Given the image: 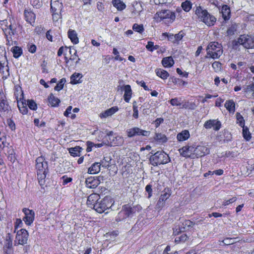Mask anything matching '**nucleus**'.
<instances>
[{
    "mask_svg": "<svg viewBox=\"0 0 254 254\" xmlns=\"http://www.w3.org/2000/svg\"><path fill=\"white\" fill-rule=\"evenodd\" d=\"M36 169L39 183L41 186H43L45 184V178L48 173V162L44 157L41 156L36 159Z\"/></svg>",
    "mask_w": 254,
    "mask_h": 254,
    "instance_id": "f257e3e1",
    "label": "nucleus"
},
{
    "mask_svg": "<svg viewBox=\"0 0 254 254\" xmlns=\"http://www.w3.org/2000/svg\"><path fill=\"white\" fill-rule=\"evenodd\" d=\"M195 14L200 21L203 22L208 26H213L216 21V18L214 16L200 6L196 7Z\"/></svg>",
    "mask_w": 254,
    "mask_h": 254,
    "instance_id": "f03ea898",
    "label": "nucleus"
},
{
    "mask_svg": "<svg viewBox=\"0 0 254 254\" xmlns=\"http://www.w3.org/2000/svg\"><path fill=\"white\" fill-rule=\"evenodd\" d=\"M240 45L247 49H254V36L249 35H241L232 42L233 49L237 50Z\"/></svg>",
    "mask_w": 254,
    "mask_h": 254,
    "instance_id": "7ed1b4c3",
    "label": "nucleus"
},
{
    "mask_svg": "<svg viewBox=\"0 0 254 254\" xmlns=\"http://www.w3.org/2000/svg\"><path fill=\"white\" fill-rule=\"evenodd\" d=\"M141 208L139 205L131 207L129 204L123 206L122 210L118 213L116 218L117 222L121 221L127 218H132L135 213L136 211Z\"/></svg>",
    "mask_w": 254,
    "mask_h": 254,
    "instance_id": "20e7f679",
    "label": "nucleus"
},
{
    "mask_svg": "<svg viewBox=\"0 0 254 254\" xmlns=\"http://www.w3.org/2000/svg\"><path fill=\"white\" fill-rule=\"evenodd\" d=\"M170 161L168 155L162 151H157L152 154L149 158L150 163L154 166L167 164Z\"/></svg>",
    "mask_w": 254,
    "mask_h": 254,
    "instance_id": "39448f33",
    "label": "nucleus"
},
{
    "mask_svg": "<svg viewBox=\"0 0 254 254\" xmlns=\"http://www.w3.org/2000/svg\"><path fill=\"white\" fill-rule=\"evenodd\" d=\"M207 55L213 59H218L223 53L221 44L218 42H210L207 46Z\"/></svg>",
    "mask_w": 254,
    "mask_h": 254,
    "instance_id": "423d86ee",
    "label": "nucleus"
},
{
    "mask_svg": "<svg viewBox=\"0 0 254 254\" xmlns=\"http://www.w3.org/2000/svg\"><path fill=\"white\" fill-rule=\"evenodd\" d=\"M11 107L7 100L6 97L2 91L0 89V117L8 118L10 115Z\"/></svg>",
    "mask_w": 254,
    "mask_h": 254,
    "instance_id": "0eeeda50",
    "label": "nucleus"
},
{
    "mask_svg": "<svg viewBox=\"0 0 254 254\" xmlns=\"http://www.w3.org/2000/svg\"><path fill=\"white\" fill-rule=\"evenodd\" d=\"M113 200L110 197L106 196L103 199L97 202L94 205L93 209L97 212L102 213L112 206Z\"/></svg>",
    "mask_w": 254,
    "mask_h": 254,
    "instance_id": "6e6552de",
    "label": "nucleus"
},
{
    "mask_svg": "<svg viewBox=\"0 0 254 254\" xmlns=\"http://www.w3.org/2000/svg\"><path fill=\"white\" fill-rule=\"evenodd\" d=\"M3 32L6 39V45L11 46L13 45L12 36L16 33V27L11 24L7 27H3Z\"/></svg>",
    "mask_w": 254,
    "mask_h": 254,
    "instance_id": "1a4fd4ad",
    "label": "nucleus"
},
{
    "mask_svg": "<svg viewBox=\"0 0 254 254\" xmlns=\"http://www.w3.org/2000/svg\"><path fill=\"white\" fill-rule=\"evenodd\" d=\"M28 232L23 229H21L18 231L14 241V245H23L27 243L28 238Z\"/></svg>",
    "mask_w": 254,
    "mask_h": 254,
    "instance_id": "9d476101",
    "label": "nucleus"
},
{
    "mask_svg": "<svg viewBox=\"0 0 254 254\" xmlns=\"http://www.w3.org/2000/svg\"><path fill=\"white\" fill-rule=\"evenodd\" d=\"M127 135L129 137L135 136H148L150 131L143 130L138 127H133L127 130Z\"/></svg>",
    "mask_w": 254,
    "mask_h": 254,
    "instance_id": "9b49d317",
    "label": "nucleus"
},
{
    "mask_svg": "<svg viewBox=\"0 0 254 254\" xmlns=\"http://www.w3.org/2000/svg\"><path fill=\"white\" fill-rule=\"evenodd\" d=\"M158 15L161 19H165L168 22H172L176 17L175 13L170 10H161L158 12Z\"/></svg>",
    "mask_w": 254,
    "mask_h": 254,
    "instance_id": "f8f14e48",
    "label": "nucleus"
},
{
    "mask_svg": "<svg viewBox=\"0 0 254 254\" xmlns=\"http://www.w3.org/2000/svg\"><path fill=\"white\" fill-rule=\"evenodd\" d=\"M22 211L25 214V216L23 218V221L26 225H31L33 222L34 220V211L32 210H30L26 208H24L22 209Z\"/></svg>",
    "mask_w": 254,
    "mask_h": 254,
    "instance_id": "ddd939ff",
    "label": "nucleus"
},
{
    "mask_svg": "<svg viewBox=\"0 0 254 254\" xmlns=\"http://www.w3.org/2000/svg\"><path fill=\"white\" fill-rule=\"evenodd\" d=\"M171 194L168 189H165L160 195L156 204V207L159 209L162 208L165 204V201L170 197Z\"/></svg>",
    "mask_w": 254,
    "mask_h": 254,
    "instance_id": "4468645a",
    "label": "nucleus"
},
{
    "mask_svg": "<svg viewBox=\"0 0 254 254\" xmlns=\"http://www.w3.org/2000/svg\"><path fill=\"white\" fill-rule=\"evenodd\" d=\"M100 183V177H90L86 179V186L89 189L96 188Z\"/></svg>",
    "mask_w": 254,
    "mask_h": 254,
    "instance_id": "2eb2a0df",
    "label": "nucleus"
},
{
    "mask_svg": "<svg viewBox=\"0 0 254 254\" xmlns=\"http://www.w3.org/2000/svg\"><path fill=\"white\" fill-rule=\"evenodd\" d=\"M181 155L186 157H190L194 155V147L191 146H184L179 149Z\"/></svg>",
    "mask_w": 254,
    "mask_h": 254,
    "instance_id": "dca6fc26",
    "label": "nucleus"
},
{
    "mask_svg": "<svg viewBox=\"0 0 254 254\" xmlns=\"http://www.w3.org/2000/svg\"><path fill=\"white\" fill-rule=\"evenodd\" d=\"M209 149L206 146L198 145L194 148V155L196 157H200L209 154Z\"/></svg>",
    "mask_w": 254,
    "mask_h": 254,
    "instance_id": "f3484780",
    "label": "nucleus"
},
{
    "mask_svg": "<svg viewBox=\"0 0 254 254\" xmlns=\"http://www.w3.org/2000/svg\"><path fill=\"white\" fill-rule=\"evenodd\" d=\"M221 126L220 122L216 120H208L204 124V127L205 128H211L213 127L215 130H218L220 128Z\"/></svg>",
    "mask_w": 254,
    "mask_h": 254,
    "instance_id": "a211bd4d",
    "label": "nucleus"
},
{
    "mask_svg": "<svg viewBox=\"0 0 254 254\" xmlns=\"http://www.w3.org/2000/svg\"><path fill=\"white\" fill-rule=\"evenodd\" d=\"M194 225V223L189 220H185L182 222V224L181 226H179V228L176 229V230H174L173 233L174 235H179V234L181 232H184L185 230L186 227L190 228L192 227Z\"/></svg>",
    "mask_w": 254,
    "mask_h": 254,
    "instance_id": "6ab92c4d",
    "label": "nucleus"
},
{
    "mask_svg": "<svg viewBox=\"0 0 254 254\" xmlns=\"http://www.w3.org/2000/svg\"><path fill=\"white\" fill-rule=\"evenodd\" d=\"M24 14L26 21L32 25L35 22L36 15L30 9H25L24 11Z\"/></svg>",
    "mask_w": 254,
    "mask_h": 254,
    "instance_id": "aec40b11",
    "label": "nucleus"
},
{
    "mask_svg": "<svg viewBox=\"0 0 254 254\" xmlns=\"http://www.w3.org/2000/svg\"><path fill=\"white\" fill-rule=\"evenodd\" d=\"M100 199V195L97 193L91 194L87 198V205L89 207L93 208L94 205L98 202Z\"/></svg>",
    "mask_w": 254,
    "mask_h": 254,
    "instance_id": "412c9836",
    "label": "nucleus"
},
{
    "mask_svg": "<svg viewBox=\"0 0 254 254\" xmlns=\"http://www.w3.org/2000/svg\"><path fill=\"white\" fill-rule=\"evenodd\" d=\"M153 140L154 141L159 144H163L167 141L168 138L165 134L162 133L156 132L153 137Z\"/></svg>",
    "mask_w": 254,
    "mask_h": 254,
    "instance_id": "4be33fe9",
    "label": "nucleus"
},
{
    "mask_svg": "<svg viewBox=\"0 0 254 254\" xmlns=\"http://www.w3.org/2000/svg\"><path fill=\"white\" fill-rule=\"evenodd\" d=\"M124 98L125 101L128 103L131 98L132 96V90L129 85H126L124 86Z\"/></svg>",
    "mask_w": 254,
    "mask_h": 254,
    "instance_id": "5701e85b",
    "label": "nucleus"
},
{
    "mask_svg": "<svg viewBox=\"0 0 254 254\" xmlns=\"http://www.w3.org/2000/svg\"><path fill=\"white\" fill-rule=\"evenodd\" d=\"M221 13L225 20H228L230 18L231 10L227 5H223L221 8Z\"/></svg>",
    "mask_w": 254,
    "mask_h": 254,
    "instance_id": "b1692460",
    "label": "nucleus"
},
{
    "mask_svg": "<svg viewBox=\"0 0 254 254\" xmlns=\"http://www.w3.org/2000/svg\"><path fill=\"white\" fill-rule=\"evenodd\" d=\"M119 110V108L117 106L113 107L106 111H105L104 113L100 114L101 118H106L109 116H111L114 114H115L116 112Z\"/></svg>",
    "mask_w": 254,
    "mask_h": 254,
    "instance_id": "393cba45",
    "label": "nucleus"
},
{
    "mask_svg": "<svg viewBox=\"0 0 254 254\" xmlns=\"http://www.w3.org/2000/svg\"><path fill=\"white\" fill-rule=\"evenodd\" d=\"M67 34L68 38L74 44H76L79 42L78 38L75 30L69 29Z\"/></svg>",
    "mask_w": 254,
    "mask_h": 254,
    "instance_id": "a878e982",
    "label": "nucleus"
},
{
    "mask_svg": "<svg viewBox=\"0 0 254 254\" xmlns=\"http://www.w3.org/2000/svg\"><path fill=\"white\" fill-rule=\"evenodd\" d=\"M4 245L3 247V249H13L12 246V238L10 235V234H8L5 236V238L4 239Z\"/></svg>",
    "mask_w": 254,
    "mask_h": 254,
    "instance_id": "bb28decb",
    "label": "nucleus"
},
{
    "mask_svg": "<svg viewBox=\"0 0 254 254\" xmlns=\"http://www.w3.org/2000/svg\"><path fill=\"white\" fill-rule=\"evenodd\" d=\"M190 136V132L188 130H184L177 134V138L180 141L187 140Z\"/></svg>",
    "mask_w": 254,
    "mask_h": 254,
    "instance_id": "cd10ccee",
    "label": "nucleus"
},
{
    "mask_svg": "<svg viewBox=\"0 0 254 254\" xmlns=\"http://www.w3.org/2000/svg\"><path fill=\"white\" fill-rule=\"evenodd\" d=\"M49 104L52 107H56L59 105L60 100L55 97L52 93H51L48 98Z\"/></svg>",
    "mask_w": 254,
    "mask_h": 254,
    "instance_id": "c85d7f7f",
    "label": "nucleus"
},
{
    "mask_svg": "<svg viewBox=\"0 0 254 254\" xmlns=\"http://www.w3.org/2000/svg\"><path fill=\"white\" fill-rule=\"evenodd\" d=\"M174 60L172 57L164 58L162 60V64L165 67H170L173 65Z\"/></svg>",
    "mask_w": 254,
    "mask_h": 254,
    "instance_id": "c756f323",
    "label": "nucleus"
},
{
    "mask_svg": "<svg viewBox=\"0 0 254 254\" xmlns=\"http://www.w3.org/2000/svg\"><path fill=\"white\" fill-rule=\"evenodd\" d=\"M100 171V164L96 162L92 165L88 169V172L91 174H95L99 173Z\"/></svg>",
    "mask_w": 254,
    "mask_h": 254,
    "instance_id": "7c9ffc66",
    "label": "nucleus"
},
{
    "mask_svg": "<svg viewBox=\"0 0 254 254\" xmlns=\"http://www.w3.org/2000/svg\"><path fill=\"white\" fill-rule=\"evenodd\" d=\"M225 107L230 113H234L235 111V104L233 100L227 101L225 104Z\"/></svg>",
    "mask_w": 254,
    "mask_h": 254,
    "instance_id": "2f4dec72",
    "label": "nucleus"
},
{
    "mask_svg": "<svg viewBox=\"0 0 254 254\" xmlns=\"http://www.w3.org/2000/svg\"><path fill=\"white\" fill-rule=\"evenodd\" d=\"M82 77L81 74L79 73H74L70 77V83L72 84H76L81 83L80 79Z\"/></svg>",
    "mask_w": 254,
    "mask_h": 254,
    "instance_id": "473e14b6",
    "label": "nucleus"
},
{
    "mask_svg": "<svg viewBox=\"0 0 254 254\" xmlns=\"http://www.w3.org/2000/svg\"><path fill=\"white\" fill-rule=\"evenodd\" d=\"M155 72L158 76L163 79H167L169 75V73L167 71L161 68H157L155 70Z\"/></svg>",
    "mask_w": 254,
    "mask_h": 254,
    "instance_id": "72a5a7b5",
    "label": "nucleus"
},
{
    "mask_svg": "<svg viewBox=\"0 0 254 254\" xmlns=\"http://www.w3.org/2000/svg\"><path fill=\"white\" fill-rule=\"evenodd\" d=\"M0 72L3 75L2 78H7V77L9 75L8 66L7 65L6 66L2 65L1 61H0Z\"/></svg>",
    "mask_w": 254,
    "mask_h": 254,
    "instance_id": "f704fd0d",
    "label": "nucleus"
},
{
    "mask_svg": "<svg viewBox=\"0 0 254 254\" xmlns=\"http://www.w3.org/2000/svg\"><path fill=\"white\" fill-rule=\"evenodd\" d=\"M112 3L119 10H122L126 7V4L120 0H113Z\"/></svg>",
    "mask_w": 254,
    "mask_h": 254,
    "instance_id": "c9c22d12",
    "label": "nucleus"
},
{
    "mask_svg": "<svg viewBox=\"0 0 254 254\" xmlns=\"http://www.w3.org/2000/svg\"><path fill=\"white\" fill-rule=\"evenodd\" d=\"M53 4H60V8L62 7V3H59V1H55L53 3H51V9L53 13V19L54 20H57V19L59 18V15H58V12H56V10H57L56 8H55L53 6Z\"/></svg>",
    "mask_w": 254,
    "mask_h": 254,
    "instance_id": "e433bc0d",
    "label": "nucleus"
},
{
    "mask_svg": "<svg viewBox=\"0 0 254 254\" xmlns=\"http://www.w3.org/2000/svg\"><path fill=\"white\" fill-rule=\"evenodd\" d=\"M11 52L15 58H18L22 54V50L18 46H14L11 48Z\"/></svg>",
    "mask_w": 254,
    "mask_h": 254,
    "instance_id": "4c0bfd02",
    "label": "nucleus"
},
{
    "mask_svg": "<svg viewBox=\"0 0 254 254\" xmlns=\"http://www.w3.org/2000/svg\"><path fill=\"white\" fill-rule=\"evenodd\" d=\"M81 150H82L81 147L77 146L75 147L70 148L69 151L71 155L73 156H79Z\"/></svg>",
    "mask_w": 254,
    "mask_h": 254,
    "instance_id": "58836bf2",
    "label": "nucleus"
},
{
    "mask_svg": "<svg viewBox=\"0 0 254 254\" xmlns=\"http://www.w3.org/2000/svg\"><path fill=\"white\" fill-rule=\"evenodd\" d=\"M182 107H180V108H184L186 109L189 110H194L196 107V105L193 102H190L189 101L185 102L183 104H182Z\"/></svg>",
    "mask_w": 254,
    "mask_h": 254,
    "instance_id": "ea45409f",
    "label": "nucleus"
},
{
    "mask_svg": "<svg viewBox=\"0 0 254 254\" xmlns=\"http://www.w3.org/2000/svg\"><path fill=\"white\" fill-rule=\"evenodd\" d=\"M118 231H114L113 232L107 233L105 235V237L107 238V240L109 241H114L115 238L118 235Z\"/></svg>",
    "mask_w": 254,
    "mask_h": 254,
    "instance_id": "a19ab883",
    "label": "nucleus"
},
{
    "mask_svg": "<svg viewBox=\"0 0 254 254\" xmlns=\"http://www.w3.org/2000/svg\"><path fill=\"white\" fill-rule=\"evenodd\" d=\"M176 235L177 236L175 239V242L177 244L180 243H184L189 238V237L186 234H182L180 236H179V235Z\"/></svg>",
    "mask_w": 254,
    "mask_h": 254,
    "instance_id": "79ce46f5",
    "label": "nucleus"
},
{
    "mask_svg": "<svg viewBox=\"0 0 254 254\" xmlns=\"http://www.w3.org/2000/svg\"><path fill=\"white\" fill-rule=\"evenodd\" d=\"M69 53L71 55L69 60L71 61H74L78 58L77 55V51L72 46L69 47Z\"/></svg>",
    "mask_w": 254,
    "mask_h": 254,
    "instance_id": "37998d69",
    "label": "nucleus"
},
{
    "mask_svg": "<svg viewBox=\"0 0 254 254\" xmlns=\"http://www.w3.org/2000/svg\"><path fill=\"white\" fill-rule=\"evenodd\" d=\"M243 127V136L244 138L247 141H249L251 138V134L250 133L249 128L247 127Z\"/></svg>",
    "mask_w": 254,
    "mask_h": 254,
    "instance_id": "c03bdc74",
    "label": "nucleus"
},
{
    "mask_svg": "<svg viewBox=\"0 0 254 254\" xmlns=\"http://www.w3.org/2000/svg\"><path fill=\"white\" fill-rule=\"evenodd\" d=\"M169 102L173 106H180L182 104L181 98H179L171 99Z\"/></svg>",
    "mask_w": 254,
    "mask_h": 254,
    "instance_id": "a18cd8bd",
    "label": "nucleus"
},
{
    "mask_svg": "<svg viewBox=\"0 0 254 254\" xmlns=\"http://www.w3.org/2000/svg\"><path fill=\"white\" fill-rule=\"evenodd\" d=\"M237 119V124H239L241 127H245V120L243 116L239 113L236 114Z\"/></svg>",
    "mask_w": 254,
    "mask_h": 254,
    "instance_id": "49530a36",
    "label": "nucleus"
},
{
    "mask_svg": "<svg viewBox=\"0 0 254 254\" xmlns=\"http://www.w3.org/2000/svg\"><path fill=\"white\" fill-rule=\"evenodd\" d=\"M132 29L137 32H138L140 34H142L144 30L143 25L142 24H138L137 23H135L132 26Z\"/></svg>",
    "mask_w": 254,
    "mask_h": 254,
    "instance_id": "de8ad7c7",
    "label": "nucleus"
},
{
    "mask_svg": "<svg viewBox=\"0 0 254 254\" xmlns=\"http://www.w3.org/2000/svg\"><path fill=\"white\" fill-rule=\"evenodd\" d=\"M191 6V2L188 0H186L182 3V8L186 12H188L190 10Z\"/></svg>",
    "mask_w": 254,
    "mask_h": 254,
    "instance_id": "09e8293b",
    "label": "nucleus"
},
{
    "mask_svg": "<svg viewBox=\"0 0 254 254\" xmlns=\"http://www.w3.org/2000/svg\"><path fill=\"white\" fill-rule=\"evenodd\" d=\"M17 106L19 108L20 112L23 114L25 115L28 112V109L26 107V105L25 106L24 105L23 102L21 103V104L19 103H17Z\"/></svg>",
    "mask_w": 254,
    "mask_h": 254,
    "instance_id": "8fccbe9b",
    "label": "nucleus"
},
{
    "mask_svg": "<svg viewBox=\"0 0 254 254\" xmlns=\"http://www.w3.org/2000/svg\"><path fill=\"white\" fill-rule=\"evenodd\" d=\"M113 135V132L110 131L107 133V135L105 136L104 139L107 141V144H111L112 141L114 140L115 137Z\"/></svg>",
    "mask_w": 254,
    "mask_h": 254,
    "instance_id": "3c124183",
    "label": "nucleus"
},
{
    "mask_svg": "<svg viewBox=\"0 0 254 254\" xmlns=\"http://www.w3.org/2000/svg\"><path fill=\"white\" fill-rule=\"evenodd\" d=\"M66 82L65 78H62L58 83L55 87V90L57 91H60L63 88L64 85Z\"/></svg>",
    "mask_w": 254,
    "mask_h": 254,
    "instance_id": "603ef678",
    "label": "nucleus"
},
{
    "mask_svg": "<svg viewBox=\"0 0 254 254\" xmlns=\"http://www.w3.org/2000/svg\"><path fill=\"white\" fill-rule=\"evenodd\" d=\"M172 81L173 83L180 86H184L187 84V82L182 80L180 78H177L174 77H172Z\"/></svg>",
    "mask_w": 254,
    "mask_h": 254,
    "instance_id": "864d4df0",
    "label": "nucleus"
},
{
    "mask_svg": "<svg viewBox=\"0 0 254 254\" xmlns=\"http://www.w3.org/2000/svg\"><path fill=\"white\" fill-rule=\"evenodd\" d=\"M132 104L133 111L132 116L135 119H137L138 118V111L137 109V102L136 101H133Z\"/></svg>",
    "mask_w": 254,
    "mask_h": 254,
    "instance_id": "5fc2aeb1",
    "label": "nucleus"
},
{
    "mask_svg": "<svg viewBox=\"0 0 254 254\" xmlns=\"http://www.w3.org/2000/svg\"><path fill=\"white\" fill-rule=\"evenodd\" d=\"M111 160L112 159L110 157H104L103 160L101 161L102 166L105 168L109 166Z\"/></svg>",
    "mask_w": 254,
    "mask_h": 254,
    "instance_id": "6e6d98bb",
    "label": "nucleus"
},
{
    "mask_svg": "<svg viewBox=\"0 0 254 254\" xmlns=\"http://www.w3.org/2000/svg\"><path fill=\"white\" fill-rule=\"evenodd\" d=\"M27 105L31 110H36L37 108V104L34 100H28Z\"/></svg>",
    "mask_w": 254,
    "mask_h": 254,
    "instance_id": "4d7b16f0",
    "label": "nucleus"
},
{
    "mask_svg": "<svg viewBox=\"0 0 254 254\" xmlns=\"http://www.w3.org/2000/svg\"><path fill=\"white\" fill-rule=\"evenodd\" d=\"M158 48V46H154V43L151 41H149L147 45L146 46V48L149 51L152 52L154 50H156Z\"/></svg>",
    "mask_w": 254,
    "mask_h": 254,
    "instance_id": "13d9d810",
    "label": "nucleus"
},
{
    "mask_svg": "<svg viewBox=\"0 0 254 254\" xmlns=\"http://www.w3.org/2000/svg\"><path fill=\"white\" fill-rule=\"evenodd\" d=\"M184 36V33L182 31H180L178 34L174 35V40H173V42L181 40Z\"/></svg>",
    "mask_w": 254,
    "mask_h": 254,
    "instance_id": "bf43d9fd",
    "label": "nucleus"
},
{
    "mask_svg": "<svg viewBox=\"0 0 254 254\" xmlns=\"http://www.w3.org/2000/svg\"><path fill=\"white\" fill-rule=\"evenodd\" d=\"M145 191L148 193L147 198H149L152 194V186L150 184L147 185L145 187Z\"/></svg>",
    "mask_w": 254,
    "mask_h": 254,
    "instance_id": "052dcab7",
    "label": "nucleus"
},
{
    "mask_svg": "<svg viewBox=\"0 0 254 254\" xmlns=\"http://www.w3.org/2000/svg\"><path fill=\"white\" fill-rule=\"evenodd\" d=\"M212 66L215 71H218L221 69V64L218 62H214Z\"/></svg>",
    "mask_w": 254,
    "mask_h": 254,
    "instance_id": "680f3d73",
    "label": "nucleus"
},
{
    "mask_svg": "<svg viewBox=\"0 0 254 254\" xmlns=\"http://www.w3.org/2000/svg\"><path fill=\"white\" fill-rule=\"evenodd\" d=\"M63 180V185H65L67 183L72 181V179L70 177H67L66 176H64L61 178Z\"/></svg>",
    "mask_w": 254,
    "mask_h": 254,
    "instance_id": "e2e57ef3",
    "label": "nucleus"
},
{
    "mask_svg": "<svg viewBox=\"0 0 254 254\" xmlns=\"http://www.w3.org/2000/svg\"><path fill=\"white\" fill-rule=\"evenodd\" d=\"M236 200H237V198L236 197H233L232 198H231L228 200H224L222 203V205H223V206L228 205L230 203L234 202L235 201H236Z\"/></svg>",
    "mask_w": 254,
    "mask_h": 254,
    "instance_id": "0e129e2a",
    "label": "nucleus"
},
{
    "mask_svg": "<svg viewBox=\"0 0 254 254\" xmlns=\"http://www.w3.org/2000/svg\"><path fill=\"white\" fill-rule=\"evenodd\" d=\"M234 241V238H226L224 240L223 242L225 245H230L233 244Z\"/></svg>",
    "mask_w": 254,
    "mask_h": 254,
    "instance_id": "69168bd1",
    "label": "nucleus"
},
{
    "mask_svg": "<svg viewBox=\"0 0 254 254\" xmlns=\"http://www.w3.org/2000/svg\"><path fill=\"white\" fill-rule=\"evenodd\" d=\"M87 147L86 149V151H87V152H90L91 151L92 148L93 146H95V143H94L91 141H87Z\"/></svg>",
    "mask_w": 254,
    "mask_h": 254,
    "instance_id": "338daca9",
    "label": "nucleus"
},
{
    "mask_svg": "<svg viewBox=\"0 0 254 254\" xmlns=\"http://www.w3.org/2000/svg\"><path fill=\"white\" fill-rule=\"evenodd\" d=\"M36 49V46L34 44H31L28 47V51L31 53H35Z\"/></svg>",
    "mask_w": 254,
    "mask_h": 254,
    "instance_id": "774afa93",
    "label": "nucleus"
}]
</instances>
